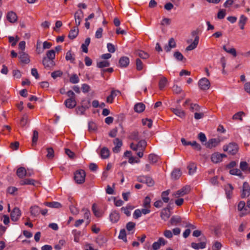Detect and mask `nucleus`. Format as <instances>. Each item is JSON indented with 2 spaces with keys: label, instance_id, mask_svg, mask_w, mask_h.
Segmentation results:
<instances>
[{
  "label": "nucleus",
  "instance_id": "f257e3e1",
  "mask_svg": "<svg viewBox=\"0 0 250 250\" xmlns=\"http://www.w3.org/2000/svg\"><path fill=\"white\" fill-rule=\"evenodd\" d=\"M146 146V142L145 140H140L137 144L131 143L130 145V148L136 151L137 156H143L144 151Z\"/></svg>",
  "mask_w": 250,
  "mask_h": 250
},
{
  "label": "nucleus",
  "instance_id": "f03ea898",
  "mask_svg": "<svg viewBox=\"0 0 250 250\" xmlns=\"http://www.w3.org/2000/svg\"><path fill=\"white\" fill-rule=\"evenodd\" d=\"M223 150L227 152L229 155H234L237 154L239 150V147L235 143H230L225 145L223 147Z\"/></svg>",
  "mask_w": 250,
  "mask_h": 250
},
{
  "label": "nucleus",
  "instance_id": "7ed1b4c3",
  "mask_svg": "<svg viewBox=\"0 0 250 250\" xmlns=\"http://www.w3.org/2000/svg\"><path fill=\"white\" fill-rule=\"evenodd\" d=\"M86 173L84 170L79 169L74 173V178L78 184H82L85 182Z\"/></svg>",
  "mask_w": 250,
  "mask_h": 250
},
{
  "label": "nucleus",
  "instance_id": "20e7f679",
  "mask_svg": "<svg viewBox=\"0 0 250 250\" xmlns=\"http://www.w3.org/2000/svg\"><path fill=\"white\" fill-rule=\"evenodd\" d=\"M199 241H202L198 243L195 242H192L191 244V247L195 250H199V249H203L206 247L207 245V238L205 236H202L201 237L199 238Z\"/></svg>",
  "mask_w": 250,
  "mask_h": 250
},
{
  "label": "nucleus",
  "instance_id": "39448f33",
  "mask_svg": "<svg viewBox=\"0 0 250 250\" xmlns=\"http://www.w3.org/2000/svg\"><path fill=\"white\" fill-rule=\"evenodd\" d=\"M21 215V210L18 207H15L10 213L11 220L14 222H17L19 220Z\"/></svg>",
  "mask_w": 250,
  "mask_h": 250
},
{
  "label": "nucleus",
  "instance_id": "423d86ee",
  "mask_svg": "<svg viewBox=\"0 0 250 250\" xmlns=\"http://www.w3.org/2000/svg\"><path fill=\"white\" fill-rule=\"evenodd\" d=\"M250 195V186L247 182H244L242 186V190L241 193V197L245 198Z\"/></svg>",
  "mask_w": 250,
  "mask_h": 250
},
{
  "label": "nucleus",
  "instance_id": "0eeeda50",
  "mask_svg": "<svg viewBox=\"0 0 250 250\" xmlns=\"http://www.w3.org/2000/svg\"><path fill=\"white\" fill-rule=\"evenodd\" d=\"M121 92L119 90L112 88L110 94L106 98V102L107 103L111 104L113 102L114 98L118 95H120Z\"/></svg>",
  "mask_w": 250,
  "mask_h": 250
},
{
  "label": "nucleus",
  "instance_id": "6e6552de",
  "mask_svg": "<svg viewBox=\"0 0 250 250\" xmlns=\"http://www.w3.org/2000/svg\"><path fill=\"white\" fill-rule=\"evenodd\" d=\"M198 85L202 90H206L210 87V82L208 79L203 78L199 81Z\"/></svg>",
  "mask_w": 250,
  "mask_h": 250
},
{
  "label": "nucleus",
  "instance_id": "1a4fd4ad",
  "mask_svg": "<svg viewBox=\"0 0 250 250\" xmlns=\"http://www.w3.org/2000/svg\"><path fill=\"white\" fill-rule=\"evenodd\" d=\"M190 191V187L188 185H186L183 187L182 188L177 190L174 195L176 197L183 196L188 193Z\"/></svg>",
  "mask_w": 250,
  "mask_h": 250
},
{
  "label": "nucleus",
  "instance_id": "9d476101",
  "mask_svg": "<svg viewBox=\"0 0 250 250\" xmlns=\"http://www.w3.org/2000/svg\"><path fill=\"white\" fill-rule=\"evenodd\" d=\"M182 174V172L180 168H175L171 172V178L173 180H178L181 176Z\"/></svg>",
  "mask_w": 250,
  "mask_h": 250
},
{
  "label": "nucleus",
  "instance_id": "9b49d317",
  "mask_svg": "<svg viewBox=\"0 0 250 250\" xmlns=\"http://www.w3.org/2000/svg\"><path fill=\"white\" fill-rule=\"evenodd\" d=\"M220 142V139L217 138H212L209 139L206 144V146L208 148H212L217 146Z\"/></svg>",
  "mask_w": 250,
  "mask_h": 250
},
{
  "label": "nucleus",
  "instance_id": "f8f14e48",
  "mask_svg": "<svg viewBox=\"0 0 250 250\" xmlns=\"http://www.w3.org/2000/svg\"><path fill=\"white\" fill-rule=\"evenodd\" d=\"M19 58L21 62L24 64H28L30 61L28 55L23 52L19 53Z\"/></svg>",
  "mask_w": 250,
  "mask_h": 250
},
{
  "label": "nucleus",
  "instance_id": "ddd939ff",
  "mask_svg": "<svg viewBox=\"0 0 250 250\" xmlns=\"http://www.w3.org/2000/svg\"><path fill=\"white\" fill-rule=\"evenodd\" d=\"M42 64L45 68L50 69L55 65V62L52 60L44 57L42 59Z\"/></svg>",
  "mask_w": 250,
  "mask_h": 250
},
{
  "label": "nucleus",
  "instance_id": "4468645a",
  "mask_svg": "<svg viewBox=\"0 0 250 250\" xmlns=\"http://www.w3.org/2000/svg\"><path fill=\"white\" fill-rule=\"evenodd\" d=\"M113 144L115 146L113 148L112 150L114 152L117 153L120 151V148L123 145L122 141L119 138H115L113 141Z\"/></svg>",
  "mask_w": 250,
  "mask_h": 250
},
{
  "label": "nucleus",
  "instance_id": "2eb2a0df",
  "mask_svg": "<svg viewBox=\"0 0 250 250\" xmlns=\"http://www.w3.org/2000/svg\"><path fill=\"white\" fill-rule=\"evenodd\" d=\"M64 104L67 108L72 109L76 106L77 102L75 99L68 98L64 101Z\"/></svg>",
  "mask_w": 250,
  "mask_h": 250
},
{
  "label": "nucleus",
  "instance_id": "dca6fc26",
  "mask_svg": "<svg viewBox=\"0 0 250 250\" xmlns=\"http://www.w3.org/2000/svg\"><path fill=\"white\" fill-rule=\"evenodd\" d=\"M120 217V214L116 210L113 211L109 214L110 221L113 223H117L119 220Z\"/></svg>",
  "mask_w": 250,
  "mask_h": 250
},
{
  "label": "nucleus",
  "instance_id": "f3484780",
  "mask_svg": "<svg viewBox=\"0 0 250 250\" xmlns=\"http://www.w3.org/2000/svg\"><path fill=\"white\" fill-rule=\"evenodd\" d=\"M30 210L31 216L37 217L40 213L41 208L38 206H32L30 207Z\"/></svg>",
  "mask_w": 250,
  "mask_h": 250
},
{
  "label": "nucleus",
  "instance_id": "a211bd4d",
  "mask_svg": "<svg viewBox=\"0 0 250 250\" xmlns=\"http://www.w3.org/2000/svg\"><path fill=\"white\" fill-rule=\"evenodd\" d=\"M233 189L232 185L230 184H228L225 187V190L227 199H230L231 198Z\"/></svg>",
  "mask_w": 250,
  "mask_h": 250
},
{
  "label": "nucleus",
  "instance_id": "6ab92c4d",
  "mask_svg": "<svg viewBox=\"0 0 250 250\" xmlns=\"http://www.w3.org/2000/svg\"><path fill=\"white\" fill-rule=\"evenodd\" d=\"M83 18V12L82 10L77 11L75 14V23L77 26L81 24L82 18Z\"/></svg>",
  "mask_w": 250,
  "mask_h": 250
},
{
  "label": "nucleus",
  "instance_id": "aec40b11",
  "mask_svg": "<svg viewBox=\"0 0 250 250\" xmlns=\"http://www.w3.org/2000/svg\"><path fill=\"white\" fill-rule=\"evenodd\" d=\"M182 222V218L178 215H173L171 217L169 224L171 226L177 225Z\"/></svg>",
  "mask_w": 250,
  "mask_h": 250
},
{
  "label": "nucleus",
  "instance_id": "412c9836",
  "mask_svg": "<svg viewBox=\"0 0 250 250\" xmlns=\"http://www.w3.org/2000/svg\"><path fill=\"white\" fill-rule=\"evenodd\" d=\"M43 204L45 206L51 208H59L62 207V205L60 203L55 201L51 202H45Z\"/></svg>",
  "mask_w": 250,
  "mask_h": 250
},
{
  "label": "nucleus",
  "instance_id": "4be33fe9",
  "mask_svg": "<svg viewBox=\"0 0 250 250\" xmlns=\"http://www.w3.org/2000/svg\"><path fill=\"white\" fill-rule=\"evenodd\" d=\"M175 47L176 42L175 40L173 38H171L168 41V45H166L164 47V49L166 52H168L170 51L171 48H175Z\"/></svg>",
  "mask_w": 250,
  "mask_h": 250
},
{
  "label": "nucleus",
  "instance_id": "5701e85b",
  "mask_svg": "<svg viewBox=\"0 0 250 250\" xmlns=\"http://www.w3.org/2000/svg\"><path fill=\"white\" fill-rule=\"evenodd\" d=\"M199 40V36H196L195 37V38L194 39V40L192 42V43H191L187 47L186 50L187 51H190V50H192L195 49L197 47V46L198 44Z\"/></svg>",
  "mask_w": 250,
  "mask_h": 250
},
{
  "label": "nucleus",
  "instance_id": "b1692460",
  "mask_svg": "<svg viewBox=\"0 0 250 250\" xmlns=\"http://www.w3.org/2000/svg\"><path fill=\"white\" fill-rule=\"evenodd\" d=\"M129 63V58L127 57H121L119 61V65L122 67H125L128 66Z\"/></svg>",
  "mask_w": 250,
  "mask_h": 250
},
{
  "label": "nucleus",
  "instance_id": "393cba45",
  "mask_svg": "<svg viewBox=\"0 0 250 250\" xmlns=\"http://www.w3.org/2000/svg\"><path fill=\"white\" fill-rule=\"evenodd\" d=\"M170 110L174 114H175L176 115L179 116L180 118H183L185 116V112L180 108H171Z\"/></svg>",
  "mask_w": 250,
  "mask_h": 250
},
{
  "label": "nucleus",
  "instance_id": "a878e982",
  "mask_svg": "<svg viewBox=\"0 0 250 250\" xmlns=\"http://www.w3.org/2000/svg\"><path fill=\"white\" fill-rule=\"evenodd\" d=\"M7 19L10 22L13 23L17 21V16L15 13L11 11L8 13Z\"/></svg>",
  "mask_w": 250,
  "mask_h": 250
},
{
  "label": "nucleus",
  "instance_id": "bb28decb",
  "mask_svg": "<svg viewBox=\"0 0 250 250\" xmlns=\"http://www.w3.org/2000/svg\"><path fill=\"white\" fill-rule=\"evenodd\" d=\"M167 208H164L161 212V217L165 221L167 220L170 216V211L167 210Z\"/></svg>",
  "mask_w": 250,
  "mask_h": 250
},
{
  "label": "nucleus",
  "instance_id": "cd10ccee",
  "mask_svg": "<svg viewBox=\"0 0 250 250\" xmlns=\"http://www.w3.org/2000/svg\"><path fill=\"white\" fill-rule=\"evenodd\" d=\"M145 109V105L142 103H139L136 104L134 107V109L135 112L137 113H141L144 111Z\"/></svg>",
  "mask_w": 250,
  "mask_h": 250
},
{
  "label": "nucleus",
  "instance_id": "c85d7f7f",
  "mask_svg": "<svg viewBox=\"0 0 250 250\" xmlns=\"http://www.w3.org/2000/svg\"><path fill=\"white\" fill-rule=\"evenodd\" d=\"M26 174V170L23 167H20L17 170V175L20 178H23Z\"/></svg>",
  "mask_w": 250,
  "mask_h": 250
},
{
  "label": "nucleus",
  "instance_id": "c756f323",
  "mask_svg": "<svg viewBox=\"0 0 250 250\" xmlns=\"http://www.w3.org/2000/svg\"><path fill=\"white\" fill-rule=\"evenodd\" d=\"M36 182V180L32 179H25L23 180H21L20 182V184L21 185H33L35 186V183Z\"/></svg>",
  "mask_w": 250,
  "mask_h": 250
},
{
  "label": "nucleus",
  "instance_id": "7c9ffc66",
  "mask_svg": "<svg viewBox=\"0 0 250 250\" xmlns=\"http://www.w3.org/2000/svg\"><path fill=\"white\" fill-rule=\"evenodd\" d=\"M107 241L106 238L104 236H99L95 240L96 243L100 246H103Z\"/></svg>",
  "mask_w": 250,
  "mask_h": 250
},
{
  "label": "nucleus",
  "instance_id": "2f4dec72",
  "mask_svg": "<svg viewBox=\"0 0 250 250\" xmlns=\"http://www.w3.org/2000/svg\"><path fill=\"white\" fill-rule=\"evenodd\" d=\"M78 29L77 28L74 27L69 32L68 34V38L71 40H73L78 36Z\"/></svg>",
  "mask_w": 250,
  "mask_h": 250
},
{
  "label": "nucleus",
  "instance_id": "473e14b6",
  "mask_svg": "<svg viewBox=\"0 0 250 250\" xmlns=\"http://www.w3.org/2000/svg\"><path fill=\"white\" fill-rule=\"evenodd\" d=\"M196 165L195 163H191L187 167V168L188 170V174L189 175L193 174L196 170Z\"/></svg>",
  "mask_w": 250,
  "mask_h": 250
},
{
  "label": "nucleus",
  "instance_id": "72a5a7b5",
  "mask_svg": "<svg viewBox=\"0 0 250 250\" xmlns=\"http://www.w3.org/2000/svg\"><path fill=\"white\" fill-rule=\"evenodd\" d=\"M223 49L227 53L232 55L235 57L237 56L236 49L234 48H227L226 45L223 46Z\"/></svg>",
  "mask_w": 250,
  "mask_h": 250
},
{
  "label": "nucleus",
  "instance_id": "f704fd0d",
  "mask_svg": "<svg viewBox=\"0 0 250 250\" xmlns=\"http://www.w3.org/2000/svg\"><path fill=\"white\" fill-rule=\"evenodd\" d=\"M248 19L244 15H241L239 21V25L241 29L243 30L244 29V26L247 22Z\"/></svg>",
  "mask_w": 250,
  "mask_h": 250
},
{
  "label": "nucleus",
  "instance_id": "c9c22d12",
  "mask_svg": "<svg viewBox=\"0 0 250 250\" xmlns=\"http://www.w3.org/2000/svg\"><path fill=\"white\" fill-rule=\"evenodd\" d=\"M229 174L232 175L238 176L240 178H243V174L241 170L238 168H233L229 170Z\"/></svg>",
  "mask_w": 250,
  "mask_h": 250
},
{
  "label": "nucleus",
  "instance_id": "e433bc0d",
  "mask_svg": "<svg viewBox=\"0 0 250 250\" xmlns=\"http://www.w3.org/2000/svg\"><path fill=\"white\" fill-rule=\"evenodd\" d=\"M65 59L67 61H70L71 62L73 63L75 60L74 57V54L72 53L71 50L68 51L66 54Z\"/></svg>",
  "mask_w": 250,
  "mask_h": 250
},
{
  "label": "nucleus",
  "instance_id": "4c0bfd02",
  "mask_svg": "<svg viewBox=\"0 0 250 250\" xmlns=\"http://www.w3.org/2000/svg\"><path fill=\"white\" fill-rule=\"evenodd\" d=\"M90 42V38H87L85 39L84 43L82 44L81 46V48L83 49V52L84 53H87L88 52V46L89 45Z\"/></svg>",
  "mask_w": 250,
  "mask_h": 250
},
{
  "label": "nucleus",
  "instance_id": "58836bf2",
  "mask_svg": "<svg viewBox=\"0 0 250 250\" xmlns=\"http://www.w3.org/2000/svg\"><path fill=\"white\" fill-rule=\"evenodd\" d=\"M72 233L74 235V241L76 242H79L80 240V236L81 234V231L77 230V229H73Z\"/></svg>",
  "mask_w": 250,
  "mask_h": 250
},
{
  "label": "nucleus",
  "instance_id": "ea45409f",
  "mask_svg": "<svg viewBox=\"0 0 250 250\" xmlns=\"http://www.w3.org/2000/svg\"><path fill=\"white\" fill-rule=\"evenodd\" d=\"M245 208H246L245 202L243 201H240L238 205V210L242 212L241 216H243V213L245 212Z\"/></svg>",
  "mask_w": 250,
  "mask_h": 250
},
{
  "label": "nucleus",
  "instance_id": "a19ab883",
  "mask_svg": "<svg viewBox=\"0 0 250 250\" xmlns=\"http://www.w3.org/2000/svg\"><path fill=\"white\" fill-rule=\"evenodd\" d=\"M167 83V79L166 77H162L159 82V88L160 90L163 89Z\"/></svg>",
  "mask_w": 250,
  "mask_h": 250
},
{
  "label": "nucleus",
  "instance_id": "79ce46f5",
  "mask_svg": "<svg viewBox=\"0 0 250 250\" xmlns=\"http://www.w3.org/2000/svg\"><path fill=\"white\" fill-rule=\"evenodd\" d=\"M136 54L141 58L143 59H146L149 57V55L142 51V50H138L136 52Z\"/></svg>",
  "mask_w": 250,
  "mask_h": 250
},
{
  "label": "nucleus",
  "instance_id": "37998d69",
  "mask_svg": "<svg viewBox=\"0 0 250 250\" xmlns=\"http://www.w3.org/2000/svg\"><path fill=\"white\" fill-rule=\"evenodd\" d=\"M92 210L95 216L97 217H101L102 216V213L96 209V205L95 203L92 205Z\"/></svg>",
  "mask_w": 250,
  "mask_h": 250
},
{
  "label": "nucleus",
  "instance_id": "c03bdc74",
  "mask_svg": "<svg viewBox=\"0 0 250 250\" xmlns=\"http://www.w3.org/2000/svg\"><path fill=\"white\" fill-rule=\"evenodd\" d=\"M151 199L149 196H147L145 198L143 201V207L146 208H150Z\"/></svg>",
  "mask_w": 250,
  "mask_h": 250
},
{
  "label": "nucleus",
  "instance_id": "a18cd8bd",
  "mask_svg": "<svg viewBox=\"0 0 250 250\" xmlns=\"http://www.w3.org/2000/svg\"><path fill=\"white\" fill-rule=\"evenodd\" d=\"M79 81V78L76 74H72L69 78V81L72 83H77Z\"/></svg>",
  "mask_w": 250,
  "mask_h": 250
},
{
  "label": "nucleus",
  "instance_id": "49530a36",
  "mask_svg": "<svg viewBox=\"0 0 250 250\" xmlns=\"http://www.w3.org/2000/svg\"><path fill=\"white\" fill-rule=\"evenodd\" d=\"M88 108V106H84L83 105H82L81 106L78 107L76 109V110L77 113L78 114L83 115L84 113L85 109Z\"/></svg>",
  "mask_w": 250,
  "mask_h": 250
},
{
  "label": "nucleus",
  "instance_id": "de8ad7c7",
  "mask_svg": "<svg viewBox=\"0 0 250 250\" xmlns=\"http://www.w3.org/2000/svg\"><path fill=\"white\" fill-rule=\"evenodd\" d=\"M46 58L48 59H51L54 61V59L55 58V52L53 50H50L46 52Z\"/></svg>",
  "mask_w": 250,
  "mask_h": 250
},
{
  "label": "nucleus",
  "instance_id": "09e8293b",
  "mask_svg": "<svg viewBox=\"0 0 250 250\" xmlns=\"http://www.w3.org/2000/svg\"><path fill=\"white\" fill-rule=\"evenodd\" d=\"M145 183L148 187H152L154 184V181L151 177L146 176Z\"/></svg>",
  "mask_w": 250,
  "mask_h": 250
},
{
  "label": "nucleus",
  "instance_id": "8fccbe9b",
  "mask_svg": "<svg viewBox=\"0 0 250 250\" xmlns=\"http://www.w3.org/2000/svg\"><path fill=\"white\" fill-rule=\"evenodd\" d=\"M109 62L107 61H104L97 63V67L99 68H103L105 67H108L109 66Z\"/></svg>",
  "mask_w": 250,
  "mask_h": 250
},
{
  "label": "nucleus",
  "instance_id": "3c124183",
  "mask_svg": "<svg viewBox=\"0 0 250 250\" xmlns=\"http://www.w3.org/2000/svg\"><path fill=\"white\" fill-rule=\"evenodd\" d=\"M109 150L107 147H104L101 149L100 156H109Z\"/></svg>",
  "mask_w": 250,
  "mask_h": 250
},
{
  "label": "nucleus",
  "instance_id": "603ef678",
  "mask_svg": "<svg viewBox=\"0 0 250 250\" xmlns=\"http://www.w3.org/2000/svg\"><path fill=\"white\" fill-rule=\"evenodd\" d=\"M244 115H245V113L244 112L241 111V112H239L235 113L233 116L232 118L234 120L239 119L240 121H242V117Z\"/></svg>",
  "mask_w": 250,
  "mask_h": 250
},
{
  "label": "nucleus",
  "instance_id": "864d4df0",
  "mask_svg": "<svg viewBox=\"0 0 250 250\" xmlns=\"http://www.w3.org/2000/svg\"><path fill=\"white\" fill-rule=\"evenodd\" d=\"M248 167L249 165L246 161L241 162L240 164V168L241 169V170L244 172L247 171Z\"/></svg>",
  "mask_w": 250,
  "mask_h": 250
},
{
  "label": "nucleus",
  "instance_id": "5fc2aeb1",
  "mask_svg": "<svg viewBox=\"0 0 250 250\" xmlns=\"http://www.w3.org/2000/svg\"><path fill=\"white\" fill-rule=\"evenodd\" d=\"M136 68L138 71L142 70L143 68V64L142 62L139 59H137L136 60Z\"/></svg>",
  "mask_w": 250,
  "mask_h": 250
},
{
  "label": "nucleus",
  "instance_id": "6e6d98bb",
  "mask_svg": "<svg viewBox=\"0 0 250 250\" xmlns=\"http://www.w3.org/2000/svg\"><path fill=\"white\" fill-rule=\"evenodd\" d=\"M174 57L177 60L179 61H181L184 59L183 55L179 51H176L174 52Z\"/></svg>",
  "mask_w": 250,
  "mask_h": 250
},
{
  "label": "nucleus",
  "instance_id": "4d7b16f0",
  "mask_svg": "<svg viewBox=\"0 0 250 250\" xmlns=\"http://www.w3.org/2000/svg\"><path fill=\"white\" fill-rule=\"evenodd\" d=\"M143 125H146L148 128H151L152 125V122L150 119H145L142 120Z\"/></svg>",
  "mask_w": 250,
  "mask_h": 250
},
{
  "label": "nucleus",
  "instance_id": "13d9d810",
  "mask_svg": "<svg viewBox=\"0 0 250 250\" xmlns=\"http://www.w3.org/2000/svg\"><path fill=\"white\" fill-rule=\"evenodd\" d=\"M135 223L132 222H129L126 225V228L128 231H131L135 228Z\"/></svg>",
  "mask_w": 250,
  "mask_h": 250
},
{
  "label": "nucleus",
  "instance_id": "bf43d9fd",
  "mask_svg": "<svg viewBox=\"0 0 250 250\" xmlns=\"http://www.w3.org/2000/svg\"><path fill=\"white\" fill-rule=\"evenodd\" d=\"M39 137V133L37 130L33 131V134L32 137V144H36Z\"/></svg>",
  "mask_w": 250,
  "mask_h": 250
},
{
  "label": "nucleus",
  "instance_id": "052dcab7",
  "mask_svg": "<svg viewBox=\"0 0 250 250\" xmlns=\"http://www.w3.org/2000/svg\"><path fill=\"white\" fill-rule=\"evenodd\" d=\"M128 163L131 164H133L134 163H139L140 161V157H128Z\"/></svg>",
  "mask_w": 250,
  "mask_h": 250
},
{
  "label": "nucleus",
  "instance_id": "680f3d73",
  "mask_svg": "<svg viewBox=\"0 0 250 250\" xmlns=\"http://www.w3.org/2000/svg\"><path fill=\"white\" fill-rule=\"evenodd\" d=\"M129 138L130 139L134 140H138L139 139V133L138 131L132 132Z\"/></svg>",
  "mask_w": 250,
  "mask_h": 250
},
{
  "label": "nucleus",
  "instance_id": "e2e57ef3",
  "mask_svg": "<svg viewBox=\"0 0 250 250\" xmlns=\"http://www.w3.org/2000/svg\"><path fill=\"white\" fill-rule=\"evenodd\" d=\"M28 122V118L27 115H24L20 121V125L21 126H24Z\"/></svg>",
  "mask_w": 250,
  "mask_h": 250
},
{
  "label": "nucleus",
  "instance_id": "0e129e2a",
  "mask_svg": "<svg viewBox=\"0 0 250 250\" xmlns=\"http://www.w3.org/2000/svg\"><path fill=\"white\" fill-rule=\"evenodd\" d=\"M69 209L71 212L74 215H77L79 213V209L73 205L69 206Z\"/></svg>",
  "mask_w": 250,
  "mask_h": 250
},
{
  "label": "nucleus",
  "instance_id": "69168bd1",
  "mask_svg": "<svg viewBox=\"0 0 250 250\" xmlns=\"http://www.w3.org/2000/svg\"><path fill=\"white\" fill-rule=\"evenodd\" d=\"M97 129V126L95 123L89 122L88 124V130L89 131H95Z\"/></svg>",
  "mask_w": 250,
  "mask_h": 250
},
{
  "label": "nucleus",
  "instance_id": "338daca9",
  "mask_svg": "<svg viewBox=\"0 0 250 250\" xmlns=\"http://www.w3.org/2000/svg\"><path fill=\"white\" fill-rule=\"evenodd\" d=\"M62 75V72L60 70L55 71L51 73V76L54 79H56L58 77H61Z\"/></svg>",
  "mask_w": 250,
  "mask_h": 250
},
{
  "label": "nucleus",
  "instance_id": "774afa93",
  "mask_svg": "<svg viewBox=\"0 0 250 250\" xmlns=\"http://www.w3.org/2000/svg\"><path fill=\"white\" fill-rule=\"evenodd\" d=\"M172 91L176 94H179L182 92V90L180 86L177 85H174L172 87Z\"/></svg>",
  "mask_w": 250,
  "mask_h": 250
}]
</instances>
